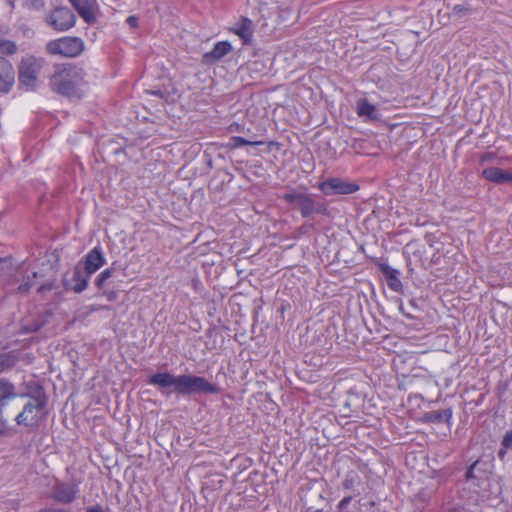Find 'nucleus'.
Returning <instances> with one entry per match:
<instances>
[{"label": "nucleus", "mask_w": 512, "mask_h": 512, "mask_svg": "<svg viewBox=\"0 0 512 512\" xmlns=\"http://www.w3.org/2000/svg\"><path fill=\"white\" fill-rule=\"evenodd\" d=\"M87 74L83 68L69 65L58 66L50 78L51 89L69 98H82L89 89Z\"/></svg>", "instance_id": "obj_1"}, {"label": "nucleus", "mask_w": 512, "mask_h": 512, "mask_svg": "<svg viewBox=\"0 0 512 512\" xmlns=\"http://www.w3.org/2000/svg\"><path fill=\"white\" fill-rule=\"evenodd\" d=\"M200 392L215 394L219 392V388L209 383L204 377L191 375L178 376L177 393L186 395Z\"/></svg>", "instance_id": "obj_2"}, {"label": "nucleus", "mask_w": 512, "mask_h": 512, "mask_svg": "<svg viewBox=\"0 0 512 512\" xmlns=\"http://www.w3.org/2000/svg\"><path fill=\"white\" fill-rule=\"evenodd\" d=\"M50 54L63 57H76L84 50V42L76 36H64L47 44Z\"/></svg>", "instance_id": "obj_3"}, {"label": "nucleus", "mask_w": 512, "mask_h": 512, "mask_svg": "<svg viewBox=\"0 0 512 512\" xmlns=\"http://www.w3.org/2000/svg\"><path fill=\"white\" fill-rule=\"evenodd\" d=\"M44 408L45 402L38 397H33L24 406L23 411L16 416L15 421L18 425L38 427L44 419Z\"/></svg>", "instance_id": "obj_4"}, {"label": "nucleus", "mask_w": 512, "mask_h": 512, "mask_svg": "<svg viewBox=\"0 0 512 512\" xmlns=\"http://www.w3.org/2000/svg\"><path fill=\"white\" fill-rule=\"evenodd\" d=\"M43 60L28 56L22 59L19 67V81L27 89H33L36 86L38 75L40 74Z\"/></svg>", "instance_id": "obj_5"}, {"label": "nucleus", "mask_w": 512, "mask_h": 512, "mask_svg": "<svg viewBox=\"0 0 512 512\" xmlns=\"http://www.w3.org/2000/svg\"><path fill=\"white\" fill-rule=\"evenodd\" d=\"M282 199L287 203L297 205L303 217H308L314 212L322 213L326 209L324 205H320L316 208L314 201L306 193L296 190L285 193Z\"/></svg>", "instance_id": "obj_6"}, {"label": "nucleus", "mask_w": 512, "mask_h": 512, "mask_svg": "<svg viewBox=\"0 0 512 512\" xmlns=\"http://www.w3.org/2000/svg\"><path fill=\"white\" fill-rule=\"evenodd\" d=\"M47 22L55 30L67 31L74 26L76 16L70 8L60 6L50 12Z\"/></svg>", "instance_id": "obj_7"}, {"label": "nucleus", "mask_w": 512, "mask_h": 512, "mask_svg": "<svg viewBox=\"0 0 512 512\" xmlns=\"http://www.w3.org/2000/svg\"><path fill=\"white\" fill-rule=\"evenodd\" d=\"M319 189L326 195L331 194H352L358 191L359 186L355 183L345 181L340 178L332 177L327 180L321 182L318 185Z\"/></svg>", "instance_id": "obj_8"}, {"label": "nucleus", "mask_w": 512, "mask_h": 512, "mask_svg": "<svg viewBox=\"0 0 512 512\" xmlns=\"http://www.w3.org/2000/svg\"><path fill=\"white\" fill-rule=\"evenodd\" d=\"M69 3L87 24L97 22L100 11L97 0H69Z\"/></svg>", "instance_id": "obj_9"}, {"label": "nucleus", "mask_w": 512, "mask_h": 512, "mask_svg": "<svg viewBox=\"0 0 512 512\" xmlns=\"http://www.w3.org/2000/svg\"><path fill=\"white\" fill-rule=\"evenodd\" d=\"M104 264L105 257L101 251V248L94 247L87 253L85 257L84 269L86 274L92 275L97 270H99Z\"/></svg>", "instance_id": "obj_10"}, {"label": "nucleus", "mask_w": 512, "mask_h": 512, "mask_svg": "<svg viewBox=\"0 0 512 512\" xmlns=\"http://www.w3.org/2000/svg\"><path fill=\"white\" fill-rule=\"evenodd\" d=\"M15 73L11 63L0 57V91L8 92L14 84Z\"/></svg>", "instance_id": "obj_11"}, {"label": "nucleus", "mask_w": 512, "mask_h": 512, "mask_svg": "<svg viewBox=\"0 0 512 512\" xmlns=\"http://www.w3.org/2000/svg\"><path fill=\"white\" fill-rule=\"evenodd\" d=\"M148 383L160 388L173 387V391L177 392L178 376H173L168 372L156 373L149 378Z\"/></svg>", "instance_id": "obj_12"}, {"label": "nucleus", "mask_w": 512, "mask_h": 512, "mask_svg": "<svg viewBox=\"0 0 512 512\" xmlns=\"http://www.w3.org/2000/svg\"><path fill=\"white\" fill-rule=\"evenodd\" d=\"M483 177L493 183L502 184L512 182V172L498 167H488L482 172Z\"/></svg>", "instance_id": "obj_13"}, {"label": "nucleus", "mask_w": 512, "mask_h": 512, "mask_svg": "<svg viewBox=\"0 0 512 512\" xmlns=\"http://www.w3.org/2000/svg\"><path fill=\"white\" fill-rule=\"evenodd\" d=\"M77 487L70 484H58L54 490V497L60 502L70 503L75 499Z\"/></svg>", "instance_id": "obj_14"}, {"label": "nucleus", "mask_w": 512, "mask_h": 512, "mask_svg": "<svg viewBox=\"0 0 512 512\" xmlns=\"http://www.w3.org/2000/svg\"><path fill=\"white\" fill-rule=\"evenodd\" d=\"M232 49L231 44L228 41H220L216 43L213 49L204 55L207 61H217L228 54Z\"/></svg>", "instance_id": "obj_15"}, {"label": "nucleus", "mask_w": 512, "mask_h": 512, "mask_svg": "<svg viewBox=\"0 0 512 512\" xmlns=\"http://www.w3.org/2000/svg\"><path fill=\"white\" fill-rule=\"evenodd\" d=\"M16 397L15 386L5 379H0V409Z\"/></svg>", "instance_id": "obj_16"}, {"label": "nucleus", "mask_w": 512, "mask_h": 512, "mask_svg": "<svg viewBox=\"0 0 512 512\" xmlns=\"http://www.w3.org/2000/svg\"><path fill=\"white\" fill-rule=\"evenodd\" d=\"M476 14V11L467 3L455 4L451 10V17L455 20L470 19Z\"/></svg>", "instance_id": "obj_17"}, {"label": "nucleus", "mask_w": 512, "mask_h": 512, "mask_svg": "<svg viewBox=\"0 0 512 512\" xmlns=\"http://www.w3.org/2000/svg\"><path fill=\"white\" fill-rule=\"evenodd\" d=\"M356 112L359 117L368 120H375L378 118L376 106L368 102L366 99H360L357 102Z\"/></svg>", "instance_id": "obj_18"}, {"label": "nucleus", "mask_w": 512, "mask_h": 512, "mask_svg": "<svg viewBox=\"0 0 512 512\" xmlns=\"http://www.w3.org/2000/svg\"><path fill=\"white\" fill-rule=\"evenodd\" d=\"M91 275H84L82 270L79 267H76L73 273L72 282H73V290L76 293H81L84 291L89 282V277Z\"/></svg>", "instance_id": "obj_19"}, {"label": "nucleus", "mask_w": 512, "mask_h": 512, "mask_svg": "<svg viewBox=\"0 0 512 512\" xmlns=\"http://www.w3.org/2000/svg\"><path fill=\"white\" fill-rule=\"evenodd\" d=\"M382 272L384 273V275L387 278L388 286L392 290L398 291L402 286L401 281L398 277V271L396 269L386 265V266L382 267Z\"/></svg>", "instance_id": "obj_20"}, {"label": "nucleus", "mask_w": 512, "mask_h": 512, "mask_svg": "<svg viewBox=\"0 0 512 512\" xmlns=\"http://www.w3.org/2000/svg\"><path fill=\"white\" fill-rule=\"evenodd\" d=\"M263 141H249L243 137L234 136L230 138L229 143L227 144V147L230 149H236L244 145H252V146H260L263 145Z\"/></svg>", "instance_id": "obj_21"}, {"label": "nucleus", "mask_w": 512, "mask_h": 512, "mask_svg": "<svg viewBox=\"0 0 512 512\" xmlns=\"http://www.w3.org/2000/svg\"><path fill=\"white\" fill-rule=\"evenodd\" d=\"M17 52V46L13 41L0 37V53L12 55Z\"/></svg>", "instance_id": "obj_22"}, {"label": "nucleus", "mask_w": 512, "mask_h": 512, "mask_svg": "<svg viewBox=\"0 0 512 512\" xmlns=\"http://www.w3.org/2000/svg\"><path fill=\"white\" fill-rule=\"evenodd\" d=\"M113 269L107 268L103 270L98 277L96 278L95 284L99 289H102L105 285V282L112 276Z\"/></svg>", "instance_id": "obj_23"}, {"label": "nucleus", "mask_w": 512, "mask_h": 512, "mask_svg": "<svg viewBox=\"0 0 512 512\" xmlns=\"http://www.w3.org/2000/svg\"><path fill=\"white\" fill-rule=\"evenodd\" d=\"M253 28V22L248 18H243L239 27L232 28L230 32H251Z\"/></svg>", "instance_id": "obj_24"}, {"label": "nucleus", "mask_w": 512, "mask_h": 512, "mask_svg": "<svg viewBox=\"0 0 512 512\" xmlns=\"http://www.w3.org/2000/svg\"><path fill=\"white\" fill-rule=\"evenodd\" d=\"M502 446H503V448H505V449L512 448V430H511V431H508V432L504 435L503 440H502Z\"/></svg>", "instance_id": "obj_25"}, {"label": "nucleus", "mask_w": 512, "mask_h": 512, "mask_svg": "<svg viewBox=\"0 0 512 512\" xmlns=\"http://www.w3.org/2000/svg\"><path fill=\"white\" fill-rule=\"evenodd\" d=\"M126 22L127 24L129 25V28L130 29H136L138 28V17L132 15V16H129L127 19H126Z\"/></svg>", "instance_id": "obj_26"}, {"label": "nucleus", "mask_w": 512, "mask_h": 512, "mask_svg": "<svg viewBox=\"0 0 512 512\" xmlns=\"http://www.w3.org/2000/svg\"><path fill=\"white\" fill-rule=\"evenodd\" d=\"M9 367V360L6 356L0 355V373Z\"/></svg>", "instance_id": "obj_27"}, {"label": "nucleus", "mask_w": 512, "mask_h": 512, "mask_svg": "<svg viewBox=\"0 0 512 512\" xmlns=\"http://www.w3.org/2000/svg\"><path fill=\"white\" fill-rule=\"evenodd\" d=\"M352 500V497L351 496H348V497H344L340 502H339V508H344L346 507Z\"/></svg>", "instance_id": "obj_28"}, {"label": "nucleus", "mask_w": 512, "mask_h": 512, "mask_svg": "<svg viewBox=\"0 0 512 512\" xmlns=\"http://www.w3.org/2000/svg\"><path fill=\"white\" fill-rule=\"evenodd\" d=\"M477 462L473 463L469 469L467 470L466 472V477L469 479V478H472L473 477V469L474 467L476 466Z\"/></svg>", "instance_id": "obj_29"}, {"label": "nucleus", "mask_w": 512, "mask_h": 512, "mask_svg": "<svg viewBox=\"0 0 512 512\" xmlns=\"http://www.w3.org/2000/svg\"><path fill=\"white\" fill-rule=\"evenodd\" d=\"M86 512H105L102 507L94 506L87 509Z\"/></svg>", "instance_id": "obj_30"}, {"label": "nucleus", "mask_w": 512, "mask_h": 512, "mask_svg": "<svg viewBox=\"0 0 512 512\" xmlns=\"http://www.w3.org/2000/svg\"><path fill=\"white\" fill-rule=\"evenodd\" d=\"M107 299L109 301H113L116 299V293L115 292H108V293H105Z\"/></svg>", "instance_id": "obj_31"}, {"label": "nucleus", "mask_w": 512, "mask_h": 512, "mask_svg": "<svg viewBox=\"0 0 512 512\" xmlns=\"http://www.w3.org/2000/svg\"><path fill=\"white\" fill-rule=\"evenodd\" d=\"M492 158H493V155L490 153H487L482 156V161H489V160H492Z\"/></svg>", "instance_id": "obj_32"}, {"label": "nucleus", "mask_w": 512, "mask_h": 512, "mask_svg": "<svg viewBox=\"0 0 512 512\" xmlns=\"http://www.w3.org/2000/svg\"><path fill=\"white\" fill-rule=\"evenodd\" d=\"M343 486H344V488H346V489H350V488H351V486H352V481H350V480L346 479V480L343 482Z\"/></svg>", "instance_id": "obj_33"}, {"label": "nucleus", "mask_w": 512, "mask_h": 512, "mask_svg": "<svg viewBox=\"0 0 512 512\" xmlns=\"http://www.w3.org/2000/svg\"><path fill=\"white\" fill-rule=\"evenodd\" d=\"M505 454H506V449H501L499 452H498V456L501 458V459H504L505 457Z\"/></svg>", "instance_id": "obj_34"}, {"label": "nucleus", "mask_w": 512, "mask_h": 512, "mask_svg": "<svg viewBox=\"0 0 512 512\" xmlns=\"http://www.w3.org/2000/svg\"><path fill=\"white\" fill-rule=\"evenodd\" d=\"M46 512H63L62 510H55V509H51V510H48Z\"/></svg>", "instance_id": "obj_35"}, {"label": "nucleus", "mask_w": 512, "mask_h": 512, "mask_svg": "<svg viewBox=\"0 0 512 512\" xmlns=\"http://www.w3.org/2000/svg\"><path fill=\"white\" fill-rule=\"evenodd\" d=\"M19 289L21 290H27V288H24V286H20Z\"/></svg>", "instance_id": "obj_36"}, {"label": "nucleus", "mask_w": 512, "mask_h": 512, "mask_svg": "<svg viewBox=\"0 0 512 512\" xmlns=\"http://www.w3.org/2000/svg\"><path fill=\"white\" fill-rule=\"evenodd\" d=\"M447 416L451 417V411H447Z\"/></svg>", "instance_id": "obj_37"}, {"label": "nucleus", "mask_w": 512, "mask_h": 512, "mask_svg": "<svg viewBox=\"0 0 512 512\" xmlns=\"http://www.w3.org/2000/svg\"><path fill=\"white\" fill-rule=\"evenodd\" d=\"M0 435H4V431L0 430Z\"/></svg>", "instance_id": "obj_38"}, {"label": "nucleus", "mask_w": 512, "mask_h": 512, "mask_svg": "<svg viewBox=\"0 0 512 512\" xmlns=\"http://www.w3.org/2000/svg\"><path fill=\"white\" fill-rule=\"evenodd\" d=\"M318 512V511H317Z\"/></svg>", "instance_id": "obj_39"}]
</instances>
